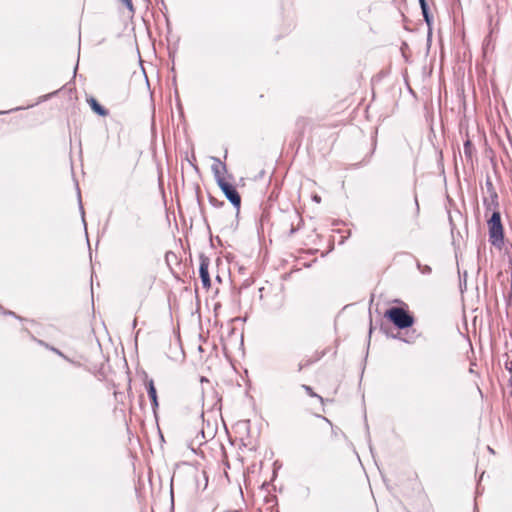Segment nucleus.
Wrapping results in <instances>:
<instances>
[{"label":"nucleus","mask_w":512,"mask_h":512,"mask_svg":"<svg viewBox=\"0 0 512 512\" xmlns=\"http://www.w3.org/2000/svg\"><path fill=\"white\" fill-rule=\"evenodd\" d=\"M307 435L325 449H332L337 440L332 423L324 416L315 415L305 423Z\"/></svg>","instance_id":"obj_1"},{"label":"nucleus","mask_w":512,"mask_h":512,"mask_svg":"<svg viewBox=\"0 0 512 512\" xmlns=\"http://www.w3.org/2000/svg\"><path fill=\"white\" fill-rule=\"evenodd\" d=\"M384 317L391 321L397 328L405 329L414 324V317L402 307H392L384 313Z\"/></svg>","instance_id":"obj_2"},{"label":"nucleus","mask_w":512,"mask_h":512,"mask_svg":"<svg viewBox=\"0 0 512 512\" xmlns=\"http://www.w3.org/2000/svg\"><path fill=\"white\" fill-rule=\"evenodd\" d=\"M489 240L492 245L501 247L504 240V230L501 222V216L498 211L493 212L487 221Z\"/></svg>","instance_id":"obj_3"},{"label":"nucleus","mask_w":512,"mask_h":512,"mask_svg":"<svg viewBox=\"0 0 512 512\" xmlns=\"http://www.w3.org/2000/svg\"><path fill=\"white\" fill-rule=\"evenodd\" d=\"M219 188L222 190L226 198L231 202V204L239 210L241 207V196L236 190L235 186L230 183L229 179L218 184Z\"/></svg>","instance_id":"obj_4"},{"label":"nucleus","mask_w":512,"mask_h":512,"mask_svg":"<svg viewBox=\"0 0 512 512\" xmlns=\"http://www.w3.org/2000/svg\"><path fill=\"white\" fill-rule=\"evenodd\" d=\"M211 159L213 161L211 165V170L213 172L217 184H220L221 182L228 180L226 165L219 158L212 157ZM229 178H231V176H229Z\"/></svg>","instance_id":"obj_5"},{"label":"nucleus","mask_w":512,"mask_h":512,"mask_svg":"<svg viewBox=\"0 0 512 512\" xmlns=\"http://www.w3.org/2000/svg\"><path fill=\"white\" fill-rule=\"evenodd\" d=\"M209 266H210L209 258L204 255H201L200 256L199 274H200V278L202 281V285L205 289H209L211 287Z\"/></svg>","instance_id":"obj_6"},{"label":"nucleus","mask_w":512,"mask_h":512,"mask_svg":"<svg viewBox=\"0 0 512 512\" xmlns=\"http://www.w3.org/2000/svg\"><path fill=\"white\" fill-rule=\"evenodd\" d=\"M146 387H147L148 396L152 401L153 409L156 410L159 404H158L157 391H156V388L154 385V381L152 379L147 380Z\"/></svg>","instance_id":"obj_7"},{"label":"nucleus","mask_w":512,"mask_h":512,"mask_svg":"<svg viewBox=\"0 0 512 512\" xmlns=\"http://www.w3.org/2000/svg\"><path fill=\"white\" fill-rule=\"evenodd\" d=\"M87 103L89 104L90 108L95 112L96 114L100 116H107L108 110L105 109L103 106L99 104V102L94 97H89L87 99Z\"/></svg>","instance_id":"obj_8"},{"label":"nucleus","mask_w":512,"mask_h":512,"mask_svg":"<svg viewBox=\"0 0 512 512\" xmlns=\"http://www.w3.org/2000/svg\"><path fill=\"white\" fill-rule=\"evenodd\" d=\"M303 388L309 396L316 397L321 401V403H323V398L316 394L310 386L303 385Z\"/></svg>","instance_id":"obj_9"},{"label":"nucleus","mask_w":512,"mask_h":512,"mask_svg":"<svg viewBox=\"0 0 512 512\" xmlns=\"http://www.w3.org/2000/svg\"><path fill=\"white\" fill-rule=\"evenodd\" d=\"M267 504H268V506L265 508V510L272 512L274 506L276 505L275 497L271 496V497L267 498Z\"/></svg>","instance_id":"obj_10"},{"label":"nucleus","mask_w":512,"mask_h":512,"mask_svg":"<svg viewBox=\"0 0 512 512\" xmlns=\"http://www.w3.org/2000/svg\"><path fill=\"white\" fill-rule=\"evenodd\" d=\"M124 6L127 7V9L133 13L134 12V7H133V4H132V0H119Z\"/></svg>","instance_id":"obj_11"},{"label":"nucleus","mask_w":512,"mask_h":512,"mask_svg":"<svg viewBox=\"0 0 512 512\" xmlns=\"http://www.w3.org/2000/svg\"><path fill=\"white\" fill-rule=\"evenodd\" d=\"M420 3H421V7H422V10H423V14L425 16V19L428 21L426 2H425V0H420Z\"/></svg>","instance_id":"obj_12"},{"label":"nucleus","mask_w":512,"mask_h":512,"mask_svg":"<svg viewBox=\"0 0 512 512\" xmlns=\"http://www.w3.org/2000/svg\"><path fill=\"white\" fill-rule=\"evenodd\" d=\"M420 3H421V7H422V10H423V14L425 16V19L428 21L426 2H425V0H420Z\"/></svg>","instance_id":"obj_13"}]
</instances>
